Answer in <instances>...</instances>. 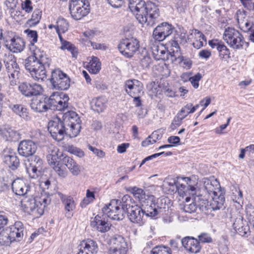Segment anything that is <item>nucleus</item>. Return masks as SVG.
<instances>
[{
    "instance_id": "nucleus-61",
    "label": "nucleus",
    "mask_w": 254,
    "mask_h": 254,
    "mask_svg": "<svg viewBox=\"0 0 254 254\" xmlns=\"http://www.w3.org/2000/svg\"><path fill=\"white\" fill-rule=\"evenodd\" d=\"M88 149L95 154L98 158H102L105 156V153L102 150L98 149L90 145H88Z\"/></svg>"
},
{
    "instance_id": "nucleus-31",
    "label": "nucleus",
    "mask_w": 254,
    "mask_h": 254,
    "mask_svg": "<svg viewBox=\"0 0 254 254\" xmlns=\"http://www.w3.org/2000/svg\"><path fill=\"white\" fill-rule=\"evenodd\" d=\"M64 164L69 169L73 176H77L80 173V169L77 164L70 157H64L63 159Z\"/></svg>"
},
{
    "instance_id": "nucleus-9",
    "label": "nucleus",
    "mask_w": 254,
    "mask_h": 254,
    "mask_svg": "<svg viewBox=\"0 0 254 254\" xmlns=\"http://www.w3.org/2000/svg\"><path fill=\"white\" fill-rule=\"evenodd\" d=\"M3 61L6 71L10 79V83L11 85H15L18 79L20 68L16 63L14 56L9 53L4 55Z\"/></svg>"
},
{
    "instance_id": "nucleus-29",
    "label": "nucleus",
    "mask_w": 254,
    "mask_h": 254,
    "mask_svg": "<svg viewBox=\"0 0 254 254\" xmlns=\"http://www.w3.org/2000/svg\"><path fill=\"white\" fill-rule=\"evenodd\" d=\"M12 111L25 121H29L31 117L27 109L23 105L15 104L10 106Z\"/></svg>"
},
{
    "instance_id": "nucleus-62",
    "label": "nucleus",
    "mask_w": 254,
    "mask_h": 254,
    "mask_svg": "<svg viewBox=\"0 0 254 254\" xmlns=\"http://www.w3.org/2000/svg\"><path fill=\"white\" fill-rule=\"evenodd\" d=\"M201 75L199 73H197L193 76H191L190 81L194 88H197L199 86L198 82L201 78Z\"/></svg>"
},
{
    "instance_id": "nucleus-56",
    "label": "nucleus",
    "mask_w": 254,
    "mask_h": 254,
    "mask_svg": "<svg viewBox=\"0 0 254 254\" xmlns=\"http://www.w3.org/2000/svg\"><path fill=\"white\" fill-rule=\"evenodd\" d=\"M219 52V57L222 59H225L229 57L230 52L229 49L224 44H222L218 50Z\"/></svg>"
},
{
    "instance_id": "nucleus-13",
    "label": "nucleus",
    "mask_w": 254,
    "mask_h": 254,
    "mask_svg": "<svg viewBox=\"0 0 254 254\" xmlns=\"http://www.w3.org/2000/svg\"><path fill=\"white\" fill-rule=\"evenodd\" d=\"M230 221L233 229L240 235L247 236L250 233V228L247 223L244 221L240 213L237 210L233 211L230 213Z\"/></svg>"
},
{
    "instance_id": "nucleus-14",
    "label": "nucleus",
    "mask_w": 254,
    "mask_h": 254,
    "mask_svg": "<svg viewBox=\"0 0 254 254\" xmlns=\"http://www.w3.org/2000/svg\"><path fill=\"white\" fill-rule=\"evenodd\" d=\"M51 82L55 89L65 90L70 86V80L66 73L56 69L52 72Z\"/></svg>"
},
{
    "instance_id": "nucleus-41",
    "label": "nucleus",
    "mask_w": 254,
    "mask_h": 254,
    "mask_svg": "<svg viewBox=\"0 0 254 254\" xmlns=\"http://www.w3.org/2000/svg\"><path fill=\"white\" fill-rule=\"evenodd\" d=\"M153 55L154 58L157 60H165L166 59L165 55L166 51L163 49L162 46L160 47L158 46L154 45L151 48Z\"/></svg>"
},
{
    "instance_id": "nucleus-26",
    "label": "nucleus",
    "mask_w": 254,
    "mask_h": 254,
    "mask_svg": "<svg viewBox=\"0 0 254 254\" xmlns=\"http://www.w3.org/2000/svg\"><path fill=\"white\" fill-rule=\"evenodd\" d=\"M203 187L207 193L211 196L219 191L220 185L217 179L205 178L203 180Z\"/></svg>"
},
{
    "instance_id": "nucleus-10",
    "label": "nucleus",
    "mask_w": 254,
    "mask_h": 254,
    "mask_svg": "<svg viewBox=\"0 0 254 254\" xmlns=\"http://www.w3.org/2000/svg\"><path fill=\"white\" fill-rule=\"evenodd\" d=\"M122 207H120L119 200L112 199L110 202L106 204L103 208L102 211L104 214L114 220H121L123 219L125 216V209L123 208V202Z\"/></svg>"
},
{
    "instance_id": "nucleus-5",
    "label": "nucleus",
    "mask_w": 254,
    "mask_h": 254,
    "mask_svg": "<svg viewBox=\"0 0 254 254\" xmlns=\"http://www.w3.org/2000/svg\"><path fill=\"white\" fill-rule=\"evenodd\" d=\"M123 208L125 209V212L127 214L129 220L133 223L142 225L145 222L144 212L142 206L137 205H131V200L128 195H125L122 198Z\"/></svg>"
},
{
    "instance_id": "nucleus-30",
    "label": "nucleus",
    "mask_w": 254,
    "mask_h": 254,
    "mask_svg": "<svg viewBox=\"0 0 254 254\" xmlns=\"http://www.w3.org/2000/svg\"><path fill=\"white\" fill-rule=\"evenodd\" d=\"M0 134L5 140L8 141H16L19 138V133L11 128L1 129Z\"/></svg>"
},
{
    "instance_id": "nucleus-40",
    "label": "nucleus",
    "mask_w": 254,
    "mask_h": 254,
    "mask_svg": "<svg viewBox=\"0 0 254 254\" xmlns=\"http://www.w3.org/2000/svg\"><path fill=\"white\" fill-rule=\"evenodd\" d=\"M184 181L187 184V187L192 196L197 194L198 192L197 181L195 178L186 177L184 178Z\"/></svg>"
},
{
    "instance_id": "nucleus-35",
    "label": "nucleus",
    "mask_w": 254,
    "mask_h": 254,
    "mask_svg": "<svg viewBox=\"0 0 254 254\" xmlns=\"http://www.w3.org/2000/svg\"><path fill=\"white\" fill-rule=\"evenodd\" d=\"M3 159L4 163L12 170L16 169L19 165V159L14 152L4 155Z\"/></svg>"
},
{
    "instance_id": "nucleus-51",
    "label": "nucleus",
    "mask_w": 254,
    "mask_h": 254,
    "mask_svg": "<svg viewBox=\"0 0 254 254\" xmlns=\"http://www.w3.org/2000/svg\"><path fill=\"white\" fill-rule=\"evenodd\" d=\"M66 150L68 152L75 154L79 157H82L84 156V153L82 150L73 145H68L66 147Z\"/></svg>"
},
{
    "instance_id": "nucleus-6",
    "label": "nucleus",
    "mask_w": 254,
    "mask_h": 254,
    "mask_svg": "<svg viewBox=\"0 0 254 254\" xmlns=\"http://www.w3.org/2000/svg\"><path fill=\"white\" fill-rule=\"evenodd\" d=\"M166 199H158L156 202L151 199H145L141 202L144 215L151 218H157L166 209Z\"/></svg>"
},
{
    "instance_id": "nucleus-58",
    "label": "nucleus",
    "mask_w": 254,
    "mask_h": 254,
    "mask_svg": "<svg viewBox=\"0 0 254 254\" xmlns=\"http://www.w3.org/2000/svg\"><path fill=\"white\" fill-rule=\"evenodd\" d=\"M192 106V104H187L181 110L180 112L178 113V115L180 117H184L183 119H185L188 114L191 113V112H190V108Z\"/></svg>"
},
{
    "instance_id": "nucleus-17",
    "label": "nucleus",
    "mask_w": 254,
    "mask_h": 254,
    "mask_svg": "<svg viewBox=\"0 0 254 254\" xmlns=\"http://www.w3.org/2000/svg\"><path fill=\"white\" fill-rule=\"evenodd\" d=\"M18 88L21 94L26 97L40 95L43 91L42 86L37 83L23 82L19 85Z\"/></svg>"
},
{
    "instance_id": "nucleus-42",
    "label": "nucleus",
    "mask_w": 254,
    "mask_h": 254,
    "mask_svg": "<svg viewBox=\"0 0 254 254\" xmlns=\"http://www.w3.org/2000/svg\"><path fill=\"white\" fill-rule=\"evenodd\" d=\"M190 199L191 198L190 197L186 198V202L183 207L184 211L189 213L195 212L197 208L196 204L194 202L193 198H192V202L190 203Z\"/></svg>"
},
{
    "instance_id": "nucleus-22",
    "label": "nucleus",
    "mask_w": 254,
    "mask_h": 254,
    "mask_svg": "<svg viewBox=\"0 0 254 254\" xmlns=\"http://www.w3.org/2000/svg\"><path fill=\"white\" fill-rule=\"evenodd\" d=\"M29 185L22 179L17 178L12 183V190L16 195L24 196L29 191Z\"/></svg>"
},
{
    "instance_id": "nucleus-36",
    "label": "nucleus",
    "mask_w": 254,
    "mask_h": 254,
    "mask_svg": "<svg viewBox=\"0 0 254 254\" xmlns=\"http://www.w3.org/2000/svg\"><path fill=\"white\" fill-rule=\"evenodd\" d=\"M106 102V99L105 98H95L92 100L91 108L98 113L102 112L105 109Z\"/></svg>"
},
{
    "instance_id": "nucleus-11",
    "label": "nucleus",
    "mask_w": 254,
    "mask_h": 254,
    "mask_svg": "<svg viewBox=\"0 0 254 254\" xmlns=\"http://www.w3.org/2000/svg\"><path fill=\"white\" fill-rule=\"evenodd\" d=\"M139 47L138 41L133 37L122 39L118 46L121 54L127 58H132L138 51Z\"/></svg>"
},
{
    "instance_id": "nucleus-32",
    "label": "nucleus",
    "mask_w": 254,
    "mask_h": 254,
    "mask_svg": "<svg viewBox=\"0 0 254 254\" xmlns=\"http://www.w3.org/2000/svg\"><path fill=\"white\" fill-rule=\"evenodd\" d=\"M46 98L44 100L33 99L30 103L31 108L37 112H43L46 111L48 108Z\"/></svg>"
},
{
    "instance_id": "nucleus-21",
    "label": "nucleus",
    "mask_w": 254,
    "mask_h": 254,
    "mask_svg": "<svg viewBox=\"0 0 254 254\" xmlns=\"http://www.w3.org/2000/svg\"><path fill=\"white\" fill-rule=\"evenodd\" d=\"M37 148V145L34 141L29 139L24 140L19 143L18 151L20 155L27 157L33 155Z\"/></svg>"
},
{
    "instance_id": "nucleus-1",
    "label": "nucleus",
    "mask_w": 254,
    "mask_h": 254,
    "mask_svg": "<svg viewBox=\"0 0 254 254\" xmlns=\"http://www.w3.org/2000/svg\"><path fill=\"white\" fill-rule=\"evenodd\" d=\"M63 120L57 118L48 124V130L52 137L56 140H62L65 134L70 137H76L81 129V120L77 114L72 111L65 113Z\"/></svg>"
},
{
    "instance_id": "nucleus-47",
    "label": "nucleus",
    "mask_w": 254,
    "mask_h": 254,
    "mask_svg": "<svg viewBox=\"0 0 254 254\" xmlns=\"http://www.w3.org/2000/svg\"><path fill=\"white\" fill-rule=\"evenodd\" d=\"M161 136L156 131H155L152 133V134L142 142V145L143 146H146L150 144H153L156 142L157 140L161 138Z\"/></svg>"
},
{
    "instance_id": "nucleus-16",
    "label": "nucleus",
    "mask_w": 254,
    "mask_h": 254,
    "mask_svg": "<svg viewBox=\"0 0 254 254\" xmlns=\"http://www.w3.org/2000/svg\"><path fill=\"white\" fill-rule=\"evenodd\" d=\"M111 247L110 254H126L128 248L125 239L120 235H115L110 239Z\"/></svg>"
},
{
    "instance_id": "nucleus-20",
    "label": "nucleus",
    "mask_w": 254,
    "mask_h": 254,
    "mask_svg": "<svg viewBox=\"0 0 254 254\" xmlns=\"http://www.w3.org/2000/svg\"><path fill=\"white\" fill-rule=\"evenodd\" d=\"M78 249L79 252L76 254H96L98 251L97 243L90 239L82 241Z\"/></svg>"
},
{
    "instance_id": "nucleus-39",
    "label": "nucleus",
    "mask_w": 254,
    "mask_h": 254,
    "mask_svg": "<svg viewBox=\"0 0 254 254\" xmlns=\"http://www.w3.org/2000/svg\"><path fill=\"white\" fill-rule=\"evenodd\" d=\"M88 71L93 74H97L101 69V63L98 58L93 57L87 65Z\"/></svg>"
},
{
    "instance_id": "nucleus-43",
    "label": "nucleus",
    "mask_w": 254,
    "mask_h": 254,
    "mask_svg": "<svg viewBox=\"0 0 254 254\" xmlns=\"http://www.w3.org/2000/svg\"><path fill=\"white\" fill-rule=\"evenodd\" d=\"M42 11L39 9H36L31 16V19L28 20L27 23L30 26H35L37 25L41 18Z\"/></svg>"
},
{
    "instance_id": "nucleus-28",
    "label": "nucleus",
    "mask_w": 254,
    "mask_h": 254,
    "mask_svg": "<svg viewBox=\"0 0 254 254\" xmlns=\"http://www.w3.org/2000/svg\"><path fill=\"white\" fill-rule=\"evenodd\" d=\"M48 152V154L47 156V161L51 166L52 164H56L58 162L60 157L62 156V152L59 151L57 147L53 145L49 146Z\"/></svg>"
},
{
    "instance_id": "nucleus-7",
    "label": "nucleus",
    "mask_w": 254,
    "mask_h": 254,
    "mask_svg": "<svg viewBox=\"0 0 254 254\" xmlns=\"http://www.w3.org/2000/svg\"><path fill=\"white\" fill-rule=\"evenodd\" d=\"M69 9L71 17L76 20H80L90 12L87 0H71L69 3Z\"/></svg>"
},
{
    "instance_id": "nucleus-55",
    "label": "nucleus",
    "mask_w": 254,
    "mask_h": 254,
    "mask_svg": "<svg viewBox=\"0 0 254 254\" xmlns=\"http://www.w3.org/2000/svg\"><path fill=\"white\" fill-rule=\"evenodd\" d=\"M27 171L31 178H35L38 176V173H41L42 171L30 164V166L27 167Z\"/></svg>"
},
{
    "instance_id": "nucleus-4",
    "label": "nucleus",
    "mask_w": 254,
    "mask_h": 254,
    "mask_svg": "<svg viewBox=\"0 0 254 254\" xmlns=\"http://www.w3.org/2000/svg\"><path fill=\"white\" fill-rule=\"evenodd\" d=\"M42 55H38L36 52L28 57L25 60V67L30 73L31 77L38 81H43L46 78V71L41 59Z\"/></svg>"
},
{
    "instance_id": "nucleus-8",
    "label": "nucleus",
    "mask_w": 254,
    "mask_h": 254,
    "mask_svg": "<svg viewBox=\"0 0 254 254\" xmlns=\"http://www.w3.org/2000/svg\"><path fill=\"white\" fill-rule=\"evenodd\" d=\"M223 40L232 48L240 49L247 44L243 35L239 31L234 28L228 27L225 29L223 35Z\"/></svg>"
},
{
    "instance_id": "nucleus-34",
    "label": "nucleus",
    "mask_w": 254,
    "mask_h": 254,
    "mask_svg": "<svg viewBox=\"0 0 254 254\" xmlns=\"http://www.w3.org/2000/svg\"><path fill=\"white\" fill-rule=\"evenodd\" d=\"M62 200L64 206L65 216L67 218H70L72 215L70 212L73 211L75 208L73 198L70 196H64L62 198Z\"/></svg>"
},
{
    "instance_id": "nucleus-46",
    "label": "nucleus",
    "mask_w": 254,
    "mask_h": 254,
    "mask_svg": "<svg viewBox=\"0 0 254 254\" xmlns=\"http://www.w3.org/2000/svg\"><path fill=\"white\" fill-rule=\"evenodd\" d=\"M68 24L64 18H59L57 21L56 30L57 32H65L68 29Z\"/></svg>"
},
{
    "instance_id": "nucleus-15",
    "label": "nucleus",
    "mask_w": 254,
    "mask_h": 254,
    "mask_svg": "<svg viewBox=\"0 0 254 254\" xmlns=\"http://www.w3.org/2000/svg\"><path fill=\"white\" fill-rule=\"evenodd\" d=\"M12 33H9L8 35H5L3 37V40L5 43L6 47L13 53H20L25 48V42L20 37L18 36H11Z\"/></svg>"
},
{
    "instance_id": "nucleus-27",
    "label": "nucleus",
    "mask_w": 254,
    "mask_h": 254,
    "mask_svg": "<svg viewBox=\"0 0 254 254\" xmlns=\"http://www.w3.org/2000/svg\"><path fill=\"white\" fill-rule=\"evenodd\" d=\"M182 243L185 249L190 253L196 254L200 250L199 243L196 239L185 238L182 240Z\"/></svg>"
},
{
    "instance_id": "nucleus-63",
    "label": "nucleus",
    "mask_w": 254,
    "mask_h": 254,
    "mask_svg": "<svg viewBox=\"0 0 254 254\" xmlns=\"http://www.w3.org/2000/svg\"><path fill=\"white\" fill-rule=\"evenodd\" d=\"M21 7L26 12L29 13L32 11L33 7L30 0H25L21 4Z\"/></svg>"
},
{
    "instance_id": "nucleus-25",
    "label": "nucleus",
    "mask_w": 254,
    "mask_h": 254,
    "mask_svg": "<svg viewBox=\"0 0 254 254\" xmlns=\"http://www.w3.org/2000/svg\"><path fill=\"white\" fill-rule=\"evenodd\" d=\"M192 197L194 202L196 204L197 207L200 211L207 214L211 210V203L202 194L198 193Z\"/></svg>"
},
{
    "instance_id": "nucleus-53",
    "label": "nucleus",
    "mask_w": 254,
    "mask_h": 254,
    "mask_svg": "<svg viewBox=\"0 0 254 254\" xmlns=\"http://www.w3.org/2000/svg\"><path fill=\"white\" fill-rule=\"evenodd\" d=\"M31 165L35 166L37 168L41 171H42L43 161L38 156H33L31 158V162L30 163Z\"/></svg>"
},
{
    "instance_id": "nucleus-33",
    "label": "nucleus",
    "mask_w": 254,
    "mask_h": 254,
    "mask_svg": "<svg viewBox=\"0 0 254 254\" xmlns=\"http://www.w3.org/2000/svg\"><path fill=\"white\" fill-rule=\"evenodd\" d=\"M190 36V39L193 38L194 39L192 45L195 48L198 49L203 46L204 42L206 43L204 35L197 30H193Z\"/></svg>"
},
{
    "instance_id": "nucleus-64",
    "label": "nucleus",
    "mask_w": 254,
    "mask_h": 254,
    "mask_svg": "<svg viewBox=\"0 0 254 254\" xmlns=\"http://www.w3.org/2000/svg\"><path fill=\"white\" fill-rule=\"evenodd\" d=\"M5 4L9 9L16 8L18 4V0H5Z\"/></svg>"
},
{
    "instance_id": "nucleus-18",
    "label": "nucleus",
    "mask_w": 254,
    "mask_h": 254,
    "mask_svg": "<svg viewBox=\"0 0 254 254\" xmlns=\"http://www.w3.org/2000/svg\"><path fill=\"white\" fill-rule=\"evenodd\" d=\"M126 92L130 96H142L143 94V85L136 79H129L125 83Z\"/></svg>"
},
{
    "instance_id": "nucleus-44",
    "label": "nucleus",
    "mask_w": 254,
    "mask_h": 254,
    "mask_svg": "<svg viewBox=\"0 0 254 254\" xmlns=\"http://www.w3.org/2000/svg\"><path fill=\"white\" fill-rule=\"evenodd\" d=\"M13 242L7 230L4 229L0 232V244L2 245H9Z\"/></svg>"
},
{
    "instance_id": "nucleus-38",
    "label": "nucleus",
    "mask_w": 254,
    "mask_h": 254,
    "mask_svg": "<svg viewBox=\"0 0 254 254\" xmlns=\"http://www.w3.org/2000/svg\"><path fill=\"white\" fill-rule=\"evenodd\" d=\"M178 181L172 178H166L163 184V187L168 190L169 193L177 192L179 186L177 185Z\"/></svg>"
},
{
    "instance_id": "nucleus-52",
    "label": "nucleus",
    "mask_w": 254,
    "mask_h": 254,
    "mask_svg": "<svg viewBox=\"0 0 254 254\" xmlns=\"http://www.w3.org/2000/svg\"><path fill=\"white\" fill-rule=\"evenodd\" d=\"M245 212L250 222L254 220V207L250 204L246 205Z\"/></svg>"
},
{
    "instance_id": "nucleus-12",
    "label": "nucleus",
    "mask_w": 254,
    "mask_h": 254,
    "mask_svg": "<svg viewBox=\"0 0 254 254\" xmlns=\"http://www.w3.org/2000/svg\"><path fill=\"white\" fill-rule=\"evenodd\" d=\"M48 109L64 110L68 107V96L64 93L54 92L49 98H46Z\"/></svg>"
},
{
    "instance_id": "nucleus-60",
    "label": "nucleus",
    "mask_w": 254,
    "mask_h": 254,
    "mask_svg": "<svg viewBox=\"0 0 254 254\" xmlns=\"http://www.w3.org/2000/svg\"><path fill=\"white\" fill-rule=\"evenodd\" d=\"M239 25L242 30L245 32H247L252 28L253 24L248 19L245 21H242Z\"/></svg>"
},
{
    "instance_id": "nucleus-2",
    "label": "nucleus",
    "mask_w": 254,
    "mask_h": 254,
    "mask_svg": "<svg viewBox=\"0 0 254 254\" xmlns=\"http://www.w3.org/2000/svg\"><path fill=\"white\" fill-rule=\"evenodd\" d=\"M128 7L141 24L152 26L159 16V9L143 0H128Z\"/></svg>"
},
{
    "instance_id": "nucleus-45",
    "label": "nucleus",
    "mask_w": 254,
    "mask_h": 254,
    "mask_svg": "<svg viewBox=\"0 0 254 254\" xmlns=\"http://www.w3.org/2000/svg\"><path fill=\"white\" fill-rule=\"evenodd\" d=\"M61 49L62 50L66 49L69 51L73 58H76L77 56L78 52L76 48L69 42L66 41L63 42L61 45Z\"/></svg>"
},
{
    "instance_id": "nucleus-24",
    "label": "nucleus",
    "mask_w": 254,
    "mask_h": 254,
    "mask_svg": "<svg viewBox=\"0 0 254 254\" xmlns=\"http://www.w3.org/2000/svg\"><path fill=\"white\" fill-rule=\"evenodd\" d=\"M90 225L92 228L101 233H105L108 231L111 227L110 223L98 215L91 220Z\"/></svg>"
},
{
    "instance_id": "nucleus-50",
    "label": "nucleus",
    "mask_w": 254,
    "mask_h": 254,
    "mask_svg": "<svg viewBox=\"0 0 254 254\" xmlns=\"http://www.w3.org/2000/svg\"><path fill=\"white\" fill-rule=\"evenodd\" d=\"M152 254H172L171 249L167 247L156 246L151 251Z\"/></svg>"
},
{
    "instance_id": "nucleus-23",
    "label": "nucleus",
    "mask_w": 254,
    "mask_h": 254,
    "mask_svg": "<svg viewBox=\"0 0 254 254\" xmlns=\"http://www.w3.org/2000/svg\"><path fill=\"white\" fill-rule=\"evenodd\" d=\"M6 229L13 241H19L23 238L24 227L22 222L17 221Z\"/></svg>"
},
{
    "instance_id": "nucleus-57",
    "label": "nucleus",
    "mask_w": 254,
    "mask_h": 254,
    "mask_svg": "<svg viewBox=\"0 0 254 254\" xmlns=\"http://www.w3.org/2000/svg\"><path fill=\"white\" fill-rule=\"evenodd\" d=\"M177 185H178V190H177L178 193L180 195H187V194L190 195V193L189 191V190L187 187V184H180L178 182Z\"/></svg>"
},
{
    "instance_id": "nucleus-48",
    "label": "nucleus",
    "mask_w": 254,
    "mask_h": 254,
    "mask_svg": "<svg viewBox=\"0 0 254 254\" xmlns=\"http://www.w3.org/2000/svg\"><path fill=\"white\" fill-rule=\"evenodd\" d=\"M58 175L63 178H65L67 175V172L65 168L61 165L59 162L51 166Z\"/></svg>"
},
{
    "instance_id": "nucleus-37",
    "label": "nucleus",
    "mask_w": 254,
    "mask_h": 254,
    "mask_svg": "<svg viewBox=\"0 0 254 254\" xmlns=\"http://www.w3.org/2000/svg\"><path fill=\"white\" fill-rule=\"evenodd\" d=\"M212 200L210 202L211 209L216 210L222 208L225 202V198L223 195H218L217 193L211 196Z\"/></svg>"
},
{
    "instance_id": "nucleus-3",
    "label": "nucleus",
    "mask_w": 254,
    "mask_h": 254,
    "mask_svg": "<svg viewBox=\"0 0 254 254\" xmlns=\"http://www.w3.org/2000/svg\"><path fill=\"white\" fill-rule=\"evenodd\" d=\"M51 202L49 196L42 195L36 198L31 196H25L21 201L23 210L37 218L42 215L45 207Z\"/></svg>"
},
{
    "instance_id": "nucleus-59",
    "label": "nucleus",
    "mask_w": 254,
    "mask_h": 254,
    "mask_svg": "<svg viewBox=\"0 0 254 254\" xmlns=\"http://www.w3.org/2000/svg\"><path fill=\"white\" fill-rule=\"evenodd\" d=\"M183 117H180L177 114V115L174 118L170 126L171 128L174 130L179 127L182 124V121L183 120Z\"/></svg>"
},
{
    "instance_id": "nucleus-54",
    "label": "nucleus",
    "mask_w": 254,
    "mask_h": 254,
    "mask_svg": "<svg viewBox=\"0 0 254 254\" xmlns=\"http://www.w3.org/2000/svg\"><path fill=\"white\" fill-rule=\"evenodd\" d=\"M24 32L27 34L28 38L31 40V43L32 44L37 42L38 34L37 31L27 29L24 31Z\"/></svg>"
},
{
    "instance_id": "nucleus-49",
    "label": "nucleus",
    "mask_w": 254,
    "mask_h": 254,
    "mask_svg": "<svg viewBox=\"0 0 254 254\" xmlns=\"http://www.w3.org/2000/svg\"><path fill=\"white\" fill-rule=\"evenodd\" d=\"M95 199L94 193L89 190H86V197L82 201L81 205L82 207H85L87 205L92 202Z\"/></svg>"
},
{
    "instance_id": "nucleus-19",
    "label": "nucleus",
    "mask_w": 254,
    "mask_h": 254,
    "mask_svg": "<svg viewBox=\"0 0 254 254\" xmlns=\"http://www.w3.org/2000/svg\"><path fill=\"white\" fill-rule=\"evenodd\" d=\"M173 30L172 25L166 22L162 23L154 30L153 38L158 41H162L173 33Z\"/></svg>"
}]
</instances>
